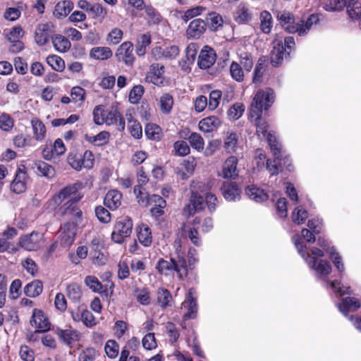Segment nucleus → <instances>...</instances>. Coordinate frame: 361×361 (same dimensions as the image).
Here are the masks:
<instances>
[{"instance_id":"41","label":"nucleus","mask_w":361,"mask_h":361,"mask_svg":"<svg viewBox=\"0 0 361 361\" xmlns=\"http://www.w3.org/2000/svg\"><path fill=\"white\" fill-rule=\"evenodd\" d=\"M51 40L54 47L59 52H66L71 48L68 39L61 35H54Z\"/></svg>"},{"instance_id":"32","label":"nucleus","mask_w":361,"mask_h":361,"mask_svg":"<svg viewBox=\"0 0 361 361\" xmlns=\"http://www.w3.org/2000/svg\"><path fill=\"white\" fill-rule=\"evenodd\" d=\"M33 137L37 141H42L47 135V128L44 123L37 117H33L30 121Z\"/></svg>"},{"instance_id":"7","label":"nucleus","mask_w":361,"mask_h":361,"mask_svg":"<svg viewBox=\"0 0 361 361\" xmlns=\"http://www.w3.org/2000/svg\"><path fill=\"white\" fill-rule=\"evenodd\" d=\"M274 49L271 55V63L274 66H279L283 59L290 55L291 49L295 46V40L293 37H287L284 42L274 41Z\"/></svg>"},{"instance_id":"33","label":"nucleus","mask_w":361,"mask_h":361,"mask_svg":"<svg viewBox=\"0 0 361 361\" xmlns=\"http://www.w3.org/2000/svg\"><path fill=\"white\" fill-rule=\"evenodd\" d=\"M121 199L122 195L118 190H111L106 193L104 203L111 210H115L121 206Z\"/></svg>"},{"instance_id":"23","label":"nucleus","mask_w":361,"mask_h":361,"mask_svg":"<svg viewBox=\"0 0 361 361\" xmlns=\"http://www.w3.org/2000/svg\"><path fill=\"white\" fill-rule=\"evenodd\" d=\"M133 45L130 42L122 43L117 49L116 56L120 61L126 65H132L134 61Z\"/></svg>"},{"instance_id":"16","label":"nucleus","mask_w":361,"mask_h":361,"mask_svg":"<svg viewBox=\"0 0 361 361\" xmlns=\"http://www.w3.org/2000/svg\"><path fill=\"white\" fill-rule=\"evenodd\" d=\"M80 222L68 221L60 228V243L63 247L71 245L75 238L77 227Z\"/></svg>"},{"instance_id":"43","label":"nucleus","mask_w":361,"mask_h":361,"mask_svg":"<svg viewBox=\"0 0 361 361\" xmlns=\"http://www.w3.org/2000/svg\"><path fill=\"white\" fill-rule=\"evenodd\" d=\"M134 193L135 195L137 202L142 207H147L150 202V195L145 191V189L140 185H137L134 188Z\"/></svg>"},{"instance_id":"19","label":"nucleus","mask_w":361,"mask_h":361,"mask_svg":"<svg viewBox=\"0 0 361 361\" xmlns=\"http://www.w3.org/2000/svg\"><path fill=\"white\" fill-rule=\"evenodd\" d=\"M196 298L195 290L193 288H190L186 295L185 300L182 303V305L188 310V312L183 316L184 319L195 318L197 312Z\"/></svg>"},{"instance_id":"10","label":"nucleus","mask_w":361,"mask_h":361,"mask_svg":"<svg viewBox=\"0 0 361 361\" xmlns=\"http://www.w3.org/2000/svg\"><path fill=\"white\" fill-rule=\"evenodd\" d=\"M200 222V219L195 217L192 222L188 221L183 224L178 235L181 238L190 239L195 246H200L202 244V240L197 229Z\"/></svg>"},{"instance_id":"29","label":"nucleus","mask_w":361,"mask_h":361,"mask_svg":"<svg viewBox=\"0 0 361 361\" xmlns=\"http://www.w3.org/2000/svg\"><path fill=\"white\" fill-rule=\"evenodd\" d=\"M90 152L86 150L82 155L78 152H70L67 157L68 164L74 169L80 171L85 166V158L89 159Z\"/></svg>"},{"instance_id":"25","label":"nucleus","mask_w":361,"mask_h":361,"mask_svg":"<svg viewBox=\"0 0 361 361\" xmlns=\"http://www.w3.org/2000/svg\"><path fill=\"white\" fill-rule=\"evenodd\" d=\"M279 159H277L274 156V160L272 161L271 160L267 161V169L271 173V175H275L278 173L279 168L282 167V161L283 166L289 171L292 169V165L289 161V159L287 157H285L282 159L283 152L282 148L281 147V153L279 156Z\"/></svg>"},{"instance_id":"2","label":"nucleus","mask_w":361,"mask_h":361,"mask_svg":"<svg viewBox=\"0 0 361 361\" xmlns=\"http://www.w3.org/2000/svg\"><path fill=\"white\" fill-rule=\"evenodd\" d=\"M277 19L281 26L290 33H298L300 36L305 35L313 25L318 23L319 16L312 14L305 20L295 22L293 16L288 11H279L277 13Z\"/></svg>"},{"instance_id":"56","label":"nucleus","mask_w":361,"mask_h":361,"mask_svg":"<svg viewBox=\"0 0 361 361\" xmlns=\"http://www.w3.org/2000/svg\"><path fill=\"white\" fill-rule=\"evenodd\" d=\"M265 62H266V60L263 58H260L258 60L257 63L256 67L254 71L253 79H252L253 82L257 83V82H260L262 81V76H263V74H264V72L265 70Z\"/></svg>"},{"instance_id":"30","label":"nucleus","mask_w":361,"mask_h":361,"mask_svg":"<svg viewBox=\"0 0 361 361\" xmlns=\"http://www.w3.org/2000/svg\"><path fill=\"white\" fill-rule=\"evenodd\" d=\"M74 4L70 0H63L59 1L53 11V15L58 19H63L68 16V15L73 11Z\"/></svg>"},{"instance_id":"8","label":"nucleus","mask_w":361,"mask_h":361,"mask_svg":"<svg viewBox=\"0 0 361 361\" xmlns=\"http://www.w3.org/2000/svg\"><path fill=\"white\" fill-rule=\"evenodd\" d=\"M83 195L77 196L68 200L60 206L57 213L61 216H66L72 219L74 222H81L82 219V210L78 207V202L82 198Z\"/></svg>"},{"instance_id":"61","label":"nucleus","mask_w":361,"mask_h":361,"mask_svg":"<svg viewBox=\"0 0 361 361\" xmlns=\"http://www.w3.org/2000/svg\"><path fill=\"white\" fill-rule=\"evenodd\" d=\"M221 95V92L218 90H213L210 92L208 102V109L210 111H214L218 107Z\"/></svg>"},{"instance_id":"4","label":"nucleus","mask_w":361,"mask_h":361,"mask_svg":"<svg viewBox=\"0 0 361 361\" xmlns=\"http://www.w3.org/2000/svg\"><path fill=\"white\" fill-rule=\"evenodd\" d=\"M156 269L158 272L163 275H171L176 272L178 278L184 279L188 275V266L185 258L176 259L173 257L170 261L161 259L158 261Z\"/></svg>"},{"instance_id":"22","label":"nucleus","mask_w":361,"mask_h":361,"mask_svg":"<svg viewBox=\"0 0 361 361\" xmlns=\"http://www.w3.org/2000/svg\"><path fill=\"white\" fill-rule=\"evenodd\" d=\"M253 18L252 8L245 3H240L234 12V20L239 24H245Z\"/></svg>"},{"instance_id":"39","label":"nucleus","mask_w":361,"mask_h":361,"mask_svg":"<svg viewBox=\"0 0 361 361\" xmlns=\"http://www.w3.org/2000/svg\"><path fill=\"white\" fill-rule=\"evenodd\" d=\"M128 120V128L131 135L135 139H140L142 136V126L140 123L133 119L131 114H126Z\"/></svg>"},{"instance_id":"27","label":"nucleus","mask_w":361,"mask_h":361,"mask_svg":"<svg viewBox=\"0 0 361 361\" xmlns=\"http://www.w3.org/2000/svg\"><path fill=\"white\" fill-rule=\"evenodd\" d=\"M360 307V301L354 297H345L342 299L341 302L338 304L340 312L345 316H347L348 313L350 311H357Z\"/></svg>"},{"instance_id":"12","label":"nucleus","mask_w":361,"mask_h":361,"mask_svg":"<svg viewBox=\"0 0 361 361\" xmlns=\"http://www.w3.org/2000/svg\"><path fill=\"white\" fill-rule=\"evenodd\" d=\"M55 26L51 22L39 24L35 32V40L39 46H44L54 37Z\"/></svg>"},{"instance_id":"5","label":"nucleus","mask_w":361,"mask_h":361,"mask_svg":"<svg viewBox=\"0 0 361 361\" xmlns=\"http://www.w3.org/2000/svg\"><path fill=\"white\" fill-rule=\"evenodd\" d=\"M274 99V92L270 88L259 90L253 98L250 106V116L259 118L262 116V110L268 109L273 104Z\"/></svg>"},{"instance_id":"59","label":"nucleus","mask_w":361,"mask_h":361,"mask_svg":"<svg viewBox=\"0 0 361 361\" xmlns=\"http://www.w3.org/2000/svg\"><path fill=\"white\" fill-rule=\"evenodd\" d=\"M105 353L109 358H115L118 355L119 346L114 340H109L105 345Z\"/></svg>"},{"instance_id":"53","label":"nucleus","mask_w":361,"mask_h":361,"mask_svg":"<svg viewBox=\"0 0 361 361\" xmlns=\"http://www.w3.org/2000/svg\"><path fill=\"white\" fill-rule=\"evenodd\" d=\"M230 74L233 80L237 82H242L244 79V72L241 66L233 61L230 66Z\"/></svg>"},{"instance_id":"52","label":"nucleus","mask_w":361,"mask_h":361,"mask_svg":"<svg viewBox=\"0 0 361 361\" xmlns=\"http://www.w3.org/2000/svg\"><path fill=\"white\" fill-rule=\"evenodd\" d=\"M160 109L164 114H169L173 104V99L171 94L166 93L164 94L159 100Z\"/></svg>"},{"instance_id":"17","label":"nucleus","mask_w":361,"mask_h":361,"mask_svg":"<svg viewBox=\"0 0 361 361\" xmlns=\"http://www.w3.org/2000/svg\"><path fill=\"white\" fill-rule=\"evenodd\" d=\"M83 183L77 181L73 184H69L63 188L58 193L53 197V201L56 204L60 205L63 201L70 197L71 195L77 196L78 191L84 188Z\"/></svg>"},{"instance_id":"34","label":"nucleus","mask_w":361,"mask_h":361,"mask_svg":"<svg viewBox=\"0 0 361 361\" xmlns=\"http://www.w3.org/2000/svg\"><path fill=\"white\" fill-rule=\"evenodd\" d=\"M206 28L204 21L200 18H197L191 21L187 29V35L189 37L197 38L204 32Z\"/></svg>"},{"instance_id":"37","label":"nucleus","mask_w":361,"mask_h":361,"mask_svg":"<svg viewBox=\"0 0 361 361\" xmlns=\"http://www.w3.org/2000/svg\"><path fill=\"white\" fill-rule=\"evenodd\" d=\"M35 165L37 172L47 179H51L56 176L55 168L51 164L43 161H37Z\"/></svg>"},{"instance_id":"46","label":"nucleus","mask_w":361,"mask_h":361,"mask_svg":"<svg viewBox=\"0 0 361 361\" xmlns=\"http://www.w3.org/2000/svg\"><path fill=\"white\" fill-rule=\"evenodd\" d=\"M189 143L191 147L198 152H202L204 148V140L202 135L193 132L189 137Z\"/></svg>"},{"instance_id":"26","label":"nucleus","mask_w":361,"mask_h":361,"mask_svg":"<svg viewBox=\"0 0 361 361\" xmlns=\"http://www.w3.org/2000/svg\"><path fill=\"white\" fill-rule=\"evenodd\" d=\"M221 125L219 118L212 116L202 118L198 123V128L204 133H209L216 130Z\"/></svg>"},{"instance_id":"63","label":"nucleus","mask_w":361,"mask_h":361,"mask_svg":"<svg viewBox=\"0 0 361 361\" xmlns=\"http://www.w3.org/2000/svg\"><path fill=\"white\" fill-rule=\"evenodd\" d=\"M144 93V88L142 85L135 86L130 92L129 102L131 104H137Z\"/></svg>"},{"instance_id":"18","label":"nucleus","mask_w":361,"mask_h":361,"mask_svg":"<svg viewBox=\"0 0 361 361\" xmlns=\"http://www.w3.org/2000/svg\"><path fill=\"white\" fill-rule=\"evenodd\" d=\"M238 163V159L235 156L227 158L222 165L219 176L226 179H235L239 175Z\"/></svg>"},{"instance_id":"15","label":"nucleus","mask_w":361,"mask_h":361,"mask_svg":"<svg viewBox=\"0 0 361 361\" xmlns=\"http://www.w3.org/2000/svg\"><path fill=\"white\" fill-rule=\"evenodd\" d=\"M42 243L43 235L35 231L23 235L19 238V245L28 251L39 250L42 247Z\"/></svg>"},{"instance_id":"49","label":"nucleus","mask_w":361,"mask_h":361,"mask_svg":"<svg viewBox=\"0 0 361 361\" xmlns=\"http://www.w3.org/2000/svg\"><path fill=\"white\" fill-rule=\"evenodd\" d=\"M171 300L172 296L168 290L164 288L158 290L157 301L163 308L170 306Z\"/></svg>"},{"instance_id":"48","label":"nucleus","mask_w":361,"mask_h":361,"mask_svg":"<svg viewBox=\"0 0 361 361\" xmlns=\"http://www.w3.org/2000/svg\"><path fill=\"white\" fill-rule=\"evenodd\" d=\"M73 319L75 322H82L87 326H90V319H89V312L83 307H79L75 312H73Z\"/></svg>"},{"instance_id":"45","label":"nucleus","mask_w":361,"mask_h":361,"mask_svg":"<svg viewBox=\"0 0 361 361\" xmlns=\"http://www.w3.org/2000/svg\"><path fill=\"white\" fill-rule=\"evenodd\" d=\"M47 63L56 71L62 72L65 68L64 60L55 54L49 55L47 57Z\"/></svg>"},{"instance_id":"47","label":"nucleus","mask_w":361,"mask_h":361,"mask_svg":"<svg viewBox=\"0 0 361 361\" xmlns=\"http://www.w3.org/2000/svg\"><path fill=\"white\" fill-rule=\"evenodd\" d=\"M66 295L71 300L79 301L82 295L80 286L75 283L69 284L66 288Z\"/></svg>"},{"instance_id":"51","label":"nucleus","mask_w":361,"mask_h":361,"mask_svg":"<svg viewBox=\"0 0 361 361\" xmlns=\"http://www.w3.org/2000/svg\"><path fill=\"white\" fill-rule=\"evenodd\" d=\"M32 137L30 135H25L20 133L14 136L13 143L17 148H25L31 146Z\"/></svg>"},{"instance_id":"62","label":"nucleus","mask_w":361,"mask_h":361,"mask_svg":"<svg viewBox=\"0 0 361 361\" xmlns=\"http://www.w3.org/2000/svg\"><path fill=\"white\" fill-rule=\"evenodd\" d=\"M95 215L98 220L104 224L110 222L111 216L110 212L103 207L102 206H98L94 209Z\"/></svg>"},{"instance_id":"57","label":"nucleus","mask_w":361,"mask_h":361,"mask_svg":"<svg viewBox=\"0 0 361 361\" xmlns=\"http://www.w3.org/2000/svg\"><path fill=\"white\" fill-rule=\"evenodd\" d=\"M292 220L295 224H302L307 219V212L302 207H296L291 215Z\"/></svg>"},{"instance_id":"13","label":"nucleus","mask_w":361,"mask_h":361,"mask_svg":"<svg viewBox=\"0 0 361 361\" xmlns=\"http://www.w3.org/2000/svg\"><path fill=\"white\" fill-rule=\"evenodd\" d=\"M29 176L25 165H20L15 175V178L11 183V190L16 194H21L25 192Z\"/></svg>"},{"instance_id":"9","label":"nucleus","mask_w":361,"mask_h":361,"mask_svg":"<svg viewBox=\"0 0 361 361\" xmlns=\"http://www.w3.org/2000/svg\"><path fill=\"white\" fill-rule=\"evenodd\" d=\"M133 221L129 216H125L116 222L111 233V239L116 243H122L132 233Z\"/></svg>"},{"instance_id":"40","label":"nucleus","mask_w":361,"mask_h":361,"mask_svg":"<svg viewBox=\"0 0 361 361\" xmlns=\"http://www.w3.org/2000/svg\"><path fill=\"white\" fill-rule=\"evenodd\" d=\"M113 56L111 49L108 47H96L92 48V59L104 61Z\"/></svg>"},{"instance_id":"14","label":"nucleus","mask_w":361,"mask_h":361,"mask_svg":"<svg viewBox=\"0 0 361 361\" xmlns=\"http://www.w3.org/2000/svg\"><path fill=\"white\" fill-rule=\"evenodd\" d=\"M31 326L36 328V332L44 333L51 329V322L48 316L42 310L35 308L30 319Z\"/></svg>"},{"instance_id":"6","label":"nucleus","mask_w":361,"mask_h":361,"mask_svg":"<svg viewBox=\"0 0 361 361\" xmlns=\"http://www.w3.org/2000/svg\"><path fill=\"white\" fill-rule=\"evenodd\" d=\"M250 118L256 126V132L260 139H266L270 146V149L277 159L281 153V145L277 141L275 135L272 132H268L267 123L262 118V116L257 118L255 116H250Z\"/></svg>"},{"instance_id":"58","label":"nucleus","mask_w":361,"mask_h":361,"mask_svg":"<svg viewBox=\"0 0 361 361\" xmlns=\"http://www.w3.org/2000/svg\"><path fill=\"white\" fill-rule=\"evenodd\" d=\"M326 283H329L331 288L334 290V291L338 293L340 296H343L345 294H351L352 291L350 290V287L343 286L338 281H334L331 282L326 281Z\"/></svg>"},{"instance_id":"1","label":"nucleus","mask_w":361,"mask_h":361,"mask_svg":"<svg viewBox=\"0 0 361 361\" xmlns=\"http://www.w3.org/2000/svg\"><path fill=\"white\" fill-rule=\"evenodd\" d=\"M293 241L298 252L308 267L314 271V275L318 279H325L332 270L329 262L321 259L324 257V252L317 247H312L310 253L307 252L305 245L300 241V235H295L293 237Z\"/></svg>"},{"instance_id":"20","label":"nucleus","mask_w":361,"mask_h":361,"mask_svg":"<svg viewBox=\"0 0 361 361\" xmlns=\"http://www.w3.org/2000/svg\"><path fill=\"white\" fill-rule=\"evenodd\" d=\"M164 66L159 63H153L149 67V71L147 73L146 80L156 85L164 84Z\"/></svg>"},{"instance_id":"38","label":"nucleus","mask_w":361,"mask_h":361,"mask_svg":"<svg viewBox=\"0 0 361 361\" xmlns=\"http://www.w3.org/2000/svg\"><path fill=\"white\" fill-rule=\"evenodd\" d=\"M260 30L264 34L271 32L273 27V18L271 14L267 11H262L259 15Z\"/></svg>"},{"instance_id":"55","label":"nucleus","mask_w":361,"mask_h":361,"mask_svg":"<svg viewBox=\"0 0 361 361\" xmlns=\"http://www.w3.org/2000/svg\"><path fill=\"white\" fill-rule=\"evenodd\" d=\"M173 148L175 154L180 157H185L190 154V148L188 144L184 140H178L174 142Z\"/></svg>"},{"instance_id":"24","label":"nucleus","mask_w":361,"mask_h":361,"mask_svg":"<svg viewBox=\"0 0 361 361\" xmlns=\"http://www.w3.org/2000/svg\"><path fill=\"white\" fill-rule=\"evenodd\" d=\"M216 61V54L214 50L204 46L201 50L198 57V66L202 69L210 68Z\"/></svg>"},{"instance_id":"64","label":"nucleus","mask_w":361,"mask_h":361,"mask_svg":"<svg viewBox=\"0 0 361 361\" xmlns=\"http://www.w3.org/2000/svg\"><path fill=\"white\" fill-rule=\"evenodd\" d=\"M19 355L23 361H35V352L28 345H21Z\"/></svg>"},{"instance_id":"42","label":"nucleus","mask_w":361,"mask_h":361,"mask_svg":"<svg viewBox=\"0 0 361 361\" xmlns=\"http://www.w3.org/2000/svg\"><path fill=\"white\" fill-rule=\"evenodd\" d=\"M238 137L236 133L228 132L224 139V148L228 153H233L238 147Z\"/></svg>"},{"instance_id":"36","label":"nucleus","mask_w":361,"mask_h":361,"mask_svg":"<svg viewBox=\"0 0 361 361\" xmlns=\"http://www.w3.org/2000/svg\"><path fill=\"white\" fill-rule=\"evenodd\" d=\"M43 290V284L40 280L36 279L27 283L24 288V293L29 298L39 296Z\"/></svg>"},{"instance_id":"3","label":"nucleus","mask_w":361,"mask_h":361,"mask_svg":"<svg viewBox=\"0 0 361 361\" xmlns=\"http://www.w3.org/2000/svg\"><path fill=\"white\" fill-rule=\"evenodd\" d=\"M93 116L94 121L97 125L105 123L108 126H114L120 131L125 129V120L116 105L98 106L94 108Z\"/></svg>"},{"instance_id":"35","label":"nucleus","mask_w":361,"mask_h":361,"mask_svg":"<svg viewBox=\"0 0 361 361\" xmlns=\"http://www.w3.org/2000/svg\"><path fill=\"white\" fill-rule=\"evenodd\" d=\"M245 194L250 199L257 202L266 201L269 197L268 194L264 190L255 185H248L245 188Z\"/></svg>"},{"instance_id":"28","label":"nucleus","mask_w":361,"mask_h":361,"mask_svg":"<svg viewBox=\"0 0 361 361\" xmlns=\"http://www.w3.org/2000/svg\"><path fill=\"white\" fill-rule=\"evenodd\" d=\"M137 238L139 242L145 247H149L152 242L151 228L145 224H140L136 227Z\"/></svg>"},{"instance_id":"50","label":"nucleus","mask_w":361,"mask_h":361,"mask_svg":"<svg viewBox=\"0 0 361 361\" xmlns=\"http://www.w3.org/2000/svg\"><path fill=\"white\" fill-rule=\"evenodd\" d=\"M161 130L159 126L154 123H147L145 126V135L151 140H157L161 137Z\"/></svg>"},{"instance_id":"31","label":"nucleus","mask_w":361,"mask_h":361,"mask_svg":"<svg viewBox=\"0 0 361 361\" xmlns=\"http://www.w3.org/2000/svg\"><path fill=\"white\" fill-rule=\"evenodd\" d=\"M224 198L228 201H237L240 197V190L234 183H225L221 188Z\"/></svg>"},{"instance_id":"60","label":"nucleus","mask_w":361,"mask_h":361,"mask_svg":"<svg viewBox=\"0 0 361 361\" xmlns=\"http://www.w3.org/2000/svg\"><path fill=\"white\" fill-rule=\"evenodd\" d=\"M245 111V106L243 104L236 103L234 104L228 111V116L230 119L237 120L243 114Z\"/></svg>"},{"instance_id":"44","label":"nucleus","mask_w":361,"mask_h":361,"mask_svg":"<svg viewBox=\"0 0 361 361\" xmlns=\"http://www.w3.org/2000/svg\"><path fill=\"white\" fill-rule=\"evenodd\" d=\"M322 6L329 12L339 11L345 7V3L342 0H322Z\"/></svg>"},{"instance_id":"54","label":"nucleus","mask_w":361,"mask_h":361,"mask_svg":"<svg viewBox=\"0 0 361 361\" xmlns=\"http://www.w3.org/2000/svg\"><path fill=\"white\" fill-rule=\"evenodd\" d=\"M329 257L332 260L334 266L340 273H343L345 271V267L342 262V258L336 250L334 247H331L329 251Z\"/></svg>"},{"instance_id":"21","label":"nucleus","mask_w":361,"mask_h":361,"mask_svg":"<svg viewBox=\"0 0 361 361\" xmlns=\"http://www.w3.org/2000/svg\"><path fill=\"white\" fill-rule=\"evenodd\" d=\"M55 332L59 341L70 347H71L75 341H79L80 338V334L71 328L67 329L58 328Z\"/></svg>"},{"instance_id":"11","label":"nucleus","mask_w":361,"mask_h":361,"mask_svg":"<svg viewBox=\"0 0 361 361\" xmlns=\"http://www.w3.org/2000/svg\"><path fill=\"white\" fill-rule=\"evenodd\" d=\"M108 260V252L103 238L99 237L92 240V264L104 265Z\"/></svg>"}]
</instances>
